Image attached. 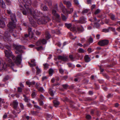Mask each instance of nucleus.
I'll list each match as a JSON object with an SVG mask.
<instances>
[{"label":"nucleus","mask_w":120,"mask_h":120,"mask_svg":"<svg viewBox=\"0 0 120 120\" xmlns=\"http://www.w3.org/2000/svg\"><path fill=\"white\" fill-rule=\"evenodd\" d=\"M5 47L7 49L4 51L5 56L6 57L5 58L6 61L7 62L8 66L11 67L13 71L16 72L17 71L14 70L13 68L14 63L12 62L10 58H11L13 60H14L16 58L11 51V46L10 45H6L5 46Z\"/></svg>","instance_id":"1"},{"label":"nucleus","mask_w":120,"mask_h":120,"mask_svg":"<svg viewBox=\"0 0 120 120\" xmlns=\"http://www.w3.org/2000/svg\"><path fill=\"white\" fill-rule=\"evenodd\" d=\"M13 46L15 49L16 50L15 52L16 54H20L19 55H18L16 57H15L16 58L14 60V61L15 63L18 64H20L22 60V54H21V53L23 52L22 49H24V47L23 46L15 44H13Z\"/></svg>","instance_id":"2"},{"label":"nucleus","mask_w":120,"mask_h":120,"mask_svg":"<svg viewBox=\"0 0 120 120\" xmlns=\"http://www.w3.org/2000/svg\"><path fill=\"white\" fill-rule=\"evenodd\" d=\"M24 6L26 9V10H24L22 12L23 14L24 15H26L27 13L30 14V16H32L34 18H35V15L37 16H40V11L37 10H35L34 11L33 9H30L26 5H24Z\"/></svg>","instance_id":"3"},{"label":"nucleus","mask_w":120,"mask_h":120,"mask_svg":"<svg viewBox=\"0 0 120 120\" xmlns=\"http://www.w3.org/2000/svg\"><path fill=\"white\" fill-rule=\"evenodd\" d=\"M40 12L41 13L40 14V16H41V15L42 14V13L40 11ZM38 16H37L35 15V17L36 18H34L35 19L37 20L38 23L39 24H45L50 20L49 18L47 16H43L41 17L39 19H38Z\"/></svg>","instance_id":"4"},{"label":"nucleus","mask_w":120,"mask_h":120,"mask_svg":"<svg viewBox=\"0 0 120 120\" xmlns=\"http://www.w3.org/2000/svg\"><path fill=\"white\" fill-rule=\"evenodd\" d=\"M7 26L8 27V30L9 32H11L12 31H13V29L15 28L16 26L14 22H9Z\"/></svg>","instance_id":"5"},{"label":"nucleus","mask_w":120,"mask_h":120,"mask_svg":"<svg viewBox=\"0 0 120 120\" xmlns=\"http://www.w3.org/2000/svg\"><path fill=\"white\" fill-rule=\"evenodd\" d=\"M8 66V64H7L2 59H0V71L5 69Z\"/></svg>","instance_id":"6"},{"label":"nucleus","mask_w":120,"mask_h":120,"mask_svg":"<svg viewBox=\"0 0 120 120\" xmlns=\"http://www.w3.org/2000/svg\"><path fill=\"white\" fill-rule=\"evenodd\" d=\"M109 43L107 40H104L100 41L98 42V44L101 46H104L107 45Z\"/></svg>","instance_id":"7"},{"label":"nucleus","mask_w":120,"mask_h":120,"mask_svg":"<svg viewBox=\"0 0 120 120\" xmlns=\"http://www.w3.org/2000/svg\"><path fill=\"white\" fill-rule=\"evenodd\" d=\"M52 12L53 15L56 17V21L58 22H60V15L56 13V10L53 9L52 11Z\"/></svg>","instance_id":"8"},{"label":"nucleus","mask_w":120,"mask_h":120,"mask_svg":"<svg viewBox=\"0 0 120 120\" xmlns=\"http://www.w3.org/2000/svg\"><path fill=\"white\" fill-rule=\"evenodd\" d=\"M19 103L17 100H14L10 104V105L15 109H17Z\"/></svg>","instance_id":"9"},{"label":"nucleus","mask_w":120,"mask_h":120,"mask_svg":"<svg viewBox=\"0 0 120 120\" xmlns=\"http://www.w3.org/2000/svg\"><path fill=\"white\" fill-rule=\"evenodd\" d=\"M57 58L59 60H61L64 62L68 60V56H58Z\"/></svg>","instance_id":"10"},{"label":"nucleus","mask_w":120,"mask_h":120,"mask_svg":"<svg viewBox=\"0 0 120 120\" xmlns=\"http://www.w3.org/2000/svg\"><path fill=\"white\" fill-rule=\"evenodd\" d=\"M28 18L29 19V21L32 25L34 27H36V24L35 22L33 19L32 16H30L28 15Z\"/></svg>","instance_id":"11"},{"label":"nucleus","mask_w":120,"mask_h":120,"mask_svg":"<svg viewBox=\"0 0 120 120\" xmlns=\"http://www.w3.org/2000/svg\"><path fill=\"white\" fill-rule=\"evenodd\" d=\"M59 6L62 10L63 13L65 14V13L67 11V10L65 8V7L64 6L63 4L61 2L60 3Z\"/></svg>","instance_id":"12"},{"label":"nucleus","mask_w":120,"mask_h":120,"mask_svg":"<svg viewBox=\"0 0 120 120\" xmlns=\"http://www.w3.org/2000/svg\"><path fill=\"white\" fill-rule=\"evenodd\" d=\"M77 22L81 23H85L86 22L84 16L81 17L79 20L77 21Z\"/></svg>","instance_id":"13"},{"label":"nucleus","mask_w":120,"mask_h":120,"mask_svg":"<svg viewBox=\"0 0 120 120\" xmlns=\"http://www.w3.org/2000/svg\"><path fill=\"white\" fill-rule=\"evenodd\" d=\"M5 18L2 17L1 18V20L0 19V28H3L5 27V24L4 22L2 20L3 19H5Z\"/></svg>","instance_id":"14"},{"label":"nucleus","mask_w":120,"mask_h":120,"mask_svg":"<svg viewBox=\"0 0 120 120\" xmlns=\"http://www.w3.org/2000/svg\"><path fill=\"white\" fill-rule=\"evenodd\" d=\"M64 3L66 5L68 8L72 7V4L70 1L64 0Z\"/></svg>","instance_id":"15"},{"label":"nucleus","mask_w":120,"mask_h":120,"mask_svg":"<svg viewBox=\"0 0 120 120\" xmlns=\"http://www.w3.org/2000/svg\"><path fill=\"white\" fill-rule=\"evenodd\" d=\"M32 29L31 28L29 27L28 29V32L29 34L30 35H31V36L30 37V38H33V36L34 35V34L32 31Z\"/></svg>","instance_id":"16"},{"label":"nucleus","mask_w":120,"mask_h":120,"mask_svg":"<svg viewBox=\"0 0 120 120\" xmlns=\"http://www.w3.org/2000/svg\"><path fill=\"white\" fill-rule=\"evenodd\" d=\"M10 18L11 20L13 22H16V19L15 18V14H12L10 15Z\"/></svg>","instance_id":"17"},{"label":"nucleus","mask_w":120,"mask_h":120,"mask_svg":"<svg viewBox=\"0 0 120 120\" xmlns=\"http://www.w3.org/2000/svg\"><path fill=\"white\" fill-rule=\"evenodd\" d=\"M68 8V10L67 11H67L65 13H68L69 14H71L73 12L74 10V9L73 7H72Z\"/></svg>","instance_id":"18"},{"label":"nucleus","mask_w":120,"mask_h":120,"mask_svg":"<svg viewBox=\"0 0 120 120\" xmlns=\"http://www.w3.org/2000/svg\"><path fill=\"white\" fill-rule=\"evenodd\" d=\"M26 83L27 85H29V87H30L31 86L34 85L35 83V82L34 81L32 82L27 81L26 82Z\"/></svg>","instance_id":"19"},{"label":"nucleus","mask_w":120,"mask_h":120,"mask_svg":"<svg viewBox=\"0 0 120 120\" xmlns=\"http://www.w3.org/2000/svg\"><path fill=\"white\" fill-rule=\"evenodd\" d=\"M85 61L86 62H89L90 60V58L89 57L88 55H86L84 57Z\"/></svg>","instance_id":"20"},{"label":"nucleus","mask_w":120,"mask_h":120,"mask_svg":"<svg viewBox=\"0 0 120 120\" xmlns=\"http://www.w3.org/2000/svg\"><path fill=\"white\" fill-rule=\"evenodd\" d=\"M0 6L1 7L4 8H5V4L2 0H0Z\"/></svg>","instance_id":"21"},{"label":"nucleus","mask_w":120,"mask_h":120,"mask_svg":"<svg viewBox=\"0 0 120 120\" xmlns=\"http://www.w3.org/2000/svg\"><path fill=\"white\" fill-rule=\"evenodd\" d=\"M45 34L46 40H48L50 38L51 35L48 32H45Z\"/></svg>","instance_id":"22"},{"label":"nucleus","mask_w":120,"mask_h":120,"mask_svg":"<svg viewBox=\"0 0 120 120\" xmlns=\"http://www.w3.org/2000/svg\"><path fill=\"white\" fill-rule=\"evenodd\" d=\"M23 1L26 4H25L24 5H26V6H28V4H29V5H30L31 3V0H23Z\"/></svg>","instance_id":"23"},{"label":"nucleus","mask_w":120,"mask_h":120,"mask_svg":"<svg viewBox=\"0 0 120 120\" xmlns=\"http://www.w3.org/2000/svg\"><path fill=\"white\" fill-rule=\"evenodd\" d=\"M49 93L51 96H53L55 92H54L53 90L51 88H50L49 90Z\"/></svg>","instance_id":"24"},{"label":"nucleus","mask_w":120,"mask_h":120,"mask_svg":"<svg viewBox=\"0 0 120 120\" xmlns=\"http://www.w3.org/2000/svg\"><path fill=\"white\" fill-rule=\"evenodd\" d=\"M54 106L56 107H57V106L59 105V102L56 100H54L53 101Z\"/></svg>","instance_id":"25"},{"label":"nucleus","mask_w":120,"mask_h":120,"mask_svg":"<svg viewBox=\"0 0 120 120\" xmlns=\"http://www.w3.org/2000/svg\"><path fill=\"white\" fill-rule=\"evenodd\" d=\"M38 89V91L41 92L42 93H43L45 92V90L42 87H39Z\"/></svg>","instance_id":"26"},{"label":"nucleus","mask_w":120,"mask_h":120,"mask_svg":"<svg viewBox=\"0 0 120 120\" xmlns=\"http://www.w3.org/2000/svg\"><path fill=\"white\" fill-rule=\"evenodd\" d=\"M77 30L79 32H82L84 30V29L82 27H78L77 28Z\"/></svg>","instance_id":"27"},{"label":"nucleus","mask_w":120,"mask_h":120,"mask_svg":"<svg viewBox=\"0 0 120 120\" xmlns=\"http://www.w3.org/2000/svg\"><path fill=\"white\" fill-rule=\"evenodd\" d=\"M41 8L42 10L44 11H47L48 9V8L46 6H42Z\"/></svg>","instance_id":"28"},{"label":"nucleus","mask_w":120,"mask_h":120,"mask_svg":"<svg viewBox=\"0 0 120 120\" xmlns=\"http://www.w3.org/2000/svg\"><path fill=\"white\" fill-rule=\"evenodd\" d=\"M23 96L24 98L23 99L24 101L26 102H28L29 101L28 99V98L26 97V96L25 95L23 94Z\"/></svg>","instance_id":"29"},{"label":"nucleus","mask_w":120,"mask_h":120,"mask_svg":"<svg viewBox=\"0 0 120 120\" xmlns=\"http://www.w3.org/2000/svg\"><path fill=\"white\" fill-rule=\"evenodd\" d=\"M46 4L48 5L50 8L52 7V3L50 1H48L46 2Z\"/></svg>","instance_id":"30"},{"label":"nucleus","mask_w":120,"mask_h":120,"mask_svg":"<svg viewBox=\"0 0 120 120\" xmlns=\"http://www.w3.org/2000/svg\"><path fill=\"white\" fill-rule=\"evenodd\" d=\"M36 68L37 70L36 73L37 74H38L41 72V70L38 67H36Z\"/></svg>","instance_id":"31"},{"label":"nucleus","mask_w":120,"mask_h":120,"mask_svg":"<svg viewBox=\"0 0 120 120\" xmlns=\"http://www.w3.org/2000/svg\"><path fill=\"white\" fill-rule=\"evenodd\" d=\"M43 65L44 66V68L45 69H47L49 68V64L47 63L44 64Z\"/></svg>","instance_id":"32"},{"label":"nucleus","mask_w":120,"mask_h":120,"mask_svg":"<svg viewBox=\"0 0 120 120\" xmlns=\"http://www.w3.org/2000/svg\"><path fill=\"white\" fill-rule=\"evenodd\" d=\"M78 50L79 52L80 53H83L86 52L83 49L81 48H79Z\"/></svg>","instance_id":"33"},{"label":"nucleus","mask_w":120,"mask_h":120,"mask_svg":"<svg viewBox=\"0 0 120 120\" xmlns=\"http://www.w3.org/2000/svg\"><path fill=\"white\" fill-rule=\"evenodd\" d=\"M41 44H45L47 43L46 40L45 39H43L41 40H40Z\"/></svg>","instance_id":"34"},{"label":"nucleus","mask_w":120,"mask_h":120,"mask_svg":"<svg viewBox=\"0 0 120 120\" xmlns=\"http://www.w3.org/2000/svg\"><path fill=\"white\" fill-rule=\"evenodd\" d=\"M53 9L57 10H58V5L57 4H56L54 5Z\"/></svg>","instance_id":"35"},{"label":"nucleus","mask_w":120,"mask_h":120,"mask_svg":"<svg viewBox=\"0 0 120 120\" xmlns=\"http://www.w3.org/2000/svg\"><path fill=\"white\" fill-rule=\"evenodd\" d=\"M28 63L29 64V65L30 67H33L36 66V64L35 63H32V64H31L29 62H28Z\"/></svg>","instance_id":"36"},{"label":"nucleus","mask_w":120,"mask_h":120,"mask_svg":"<svg viewBox=\"0 0 120 120\" xmlns=\"http://www.w3.org/2000/svg\"><path fill=\"white\" fill-rule=\"evenodd\" d=\"M65 26L68 28H69L71 26V24L70 23H65Z\"/></svg>","instance_id":"37"},{"label":"nucleus","mask_w":120,"mask_h":120,"mask_svg":"<svg viewBox=\"0 0 120 120\" xmlns=\"http://www.w3.org/2000/svg\"><path fill=\"white\" fill-rule=\"evenodd\" d=\"M6 38L8 39V38H10V37H11L10 34L8 33L7 34H6V33L4 34Z\"/></svg>","instance_id":"38"},{"label":"nucleus","mask_w":120,"mask_h":120,"mask_svg":"<svg viewBox=\"0 0 120 120\" xmlns=\"http://www.w3.org/2000/svg\"><path fill=\"white\" fill-rule=\"evenodd\" d=\"M31 114L33 115H36L38 112L37 111H34L31 110L30 111Z\"/></svg>","instance_id":"39"},{"label":"nucleus","mask_w":120,"mask_h":120,"mask_svg":"<svg viewBox=\"0 0 120 120\" xmlns=\"http://www.w3.org/2000/svg\"><path fill=\"white\" fill-rule=\"evenodd\" d=\"M9 79V77L8 76H5L3 80V81L5 82L6 81L8 80Z\"/></svg>","instance_id":"40"},{"label":"nucleus","mask_w":120,"mask_h":120,"mask_svg":"<svg viewBox=\"0 0 120 120\" xmlns=\"http://www.w3.org/2000/svg\"><path fill=\"white\" fill-rule=\"evenodd\" d=\"M89 11V10L88 9H85L82 12V13L83 14H84L85 13H87Z\"/></svg>","instance_id":"41"},{"label":"nucleus","mask_w":120,"mask_h":120,"mask_svg":"<svg viewBox=\"0 0 120 120\" xmlns=\"http://www.w3.org/2000/svg\"><path fill=\"white\" fill-rule=\"evenodd\" d=\"M53 72V70L52 68H50L49 70V73L50 75H52Z\"/></svg>","instance_id":"42"},{"label":"nucleus","mask_w":120,"mask_h":120,"mask_svg":"<svg viewBox=\"0 0 120 120\" xmlns=\"http://www.w3.org/2000/svg\"><path fill=\"white\" fill-rule=\"evenodd\" d=\"M69 57L70 60L72 61H74V58L73 57V56L72 55H70Z\"/></svg>","instance_id":"43"},{"label":"nucleus","mask_w":120,"mask_h":120,"mask_svg":"<svg viewBox=\"0 0 120 120\" xmlns=\"http://www.w3.org/2000/svg\"><path fill=\"white\" fill-rule=\"evenodd\" d=\"M110 17L111 19L112 20H115L116 19L115 15L112 14L111 15Z\"/></svg>","instance_id":"44"},{"label":"nucleus","mask_w":120,"mask_h":120,"mask_svg":"<svg viewBox=\"0 0 120 120\" xmlns=\"http://www.w3.org/2000/svg\"><path fill=\"white\" fill-rule=\"evenodd\" d=\"M13 31H12L11 32V35L13 37H14L15 38H16L17 37V34H16V33H12Z\"/></svg>","instance_id":"45"},{"label":"nucleus","mask_w":120,"mask_h":120,"mask_svg":"<svg viewBox=\"0 0 120 120\" xmlns=\"http://www.w3.org/2000/svg\"><path fill=\"white\" fill-rule=\"evenodd\" d=\"M36 49L38 51H39L41 49H43V48L41 46H39V47L36 48Z\"/></svg>","instance_id":"46"},{"label":"nucleus","mask_w":120,"mask_h":120,"mask_svg":"<svg viewBox=\"0 0 120 120\" xmlns=\"http://www.w3.org/2000/svg\"><path fill=\"white\" fill-rule=\"evenodd\" d=\"M41 43L40 40L38 41L36 43V45L37 46H39L41 44Z\"/></svg>","instance_id":"47"},{"label":"nucleus","mask_w":120,"mask_h":120,"mask_svg":"<svg viewBox=\"0 0 120 120\" xmlns=\"http://www.w3.org/2000/svg\"><path fill=\"white\" fill-rule=\"evenodd\" d=\"M61 17L62 19L64 21H65L67 19V18L66 17L62 14H61Z\"/></svg>","instance_id":"48"},{"label":"nucleus","mask_w":120,"mask_h":120,"mask_svg":"<svg viewBox=\"0 0 120 120\" xmlns=\"http://www.w3.org/2000/svg\"><path fill=\"white\" fill-rule=\"evenodd\" d=\"M36 95V93L34 91L31 94L32 97L33 98H34Z\"/></svg>","instance_id":"49"},{"label":"nucleus","mask_w":120,"mask_h":120,"mask_svg":"<svg viewBox=\"0 0 120 120\" xmlns=\"http://www.w3.org/2000/svg\"><path fill=\"white\" fill-rule=\"evenodd\" d=\"M41 32L38 30H36L35 32L37 36L40 35L41 34Z\"/></svg>","instance_id":"50"},{"label":"nucleus","mask_w":120,"mask_h":120,"mask_svg":"<svg viewBox=\"0 0 120 120\" xmlns=\"http://www.w3.org/2000/svg\"><path fill=\"white\" fill-rule=\"evenodd\" d=\"M100 11H101L100 9H98L95 11L94 12V14L95 15H97L100 13Z\"/></svg>","instance_id":"51"},{"label":"nucleus","mask_w":120,"mask_h":120,"mask_svg":"<svg viewBox=\"0 0 120 120\" xmlns=\"http://www.w3.org/2000/svg\"><path fill=\"white\" fill-rule=\"evenodd\" d=\"M86 118L87 119L90 120L91 119V117L90 115H86Z\"/></svg>","instance_id":"52"},{"label":"nucleus","mask_w":120,"mask_h":120,"mask_svg":"<svg viewBox=\"0 0 120 120\" xmlns=\"http://www.w3.org/2000/svg\"><path fill=\"white\" fill-rule=\"evenodd\" d=\"M34 106L35 108L36 109H41V108H40L39 106L37 105H34Z\"/></svg>","instance_id":"53"},{"label":"nucleus","mask_w":120,"mask_h":120,"mask_svg":"<svg viewBox=\"0 0 120 120\" xmlns=\"http://www.w3.org/2000/svg\"><path fill=\"white\" fill-rule=\"evenodd\" d=\"M20 106V107L22 109H24V106L22 103H19Z\"/></svg>","instance_id":"54"},{"label":"nucleus","mask_w":120,"mask_h":120,"mask_svg":"<svg viewBox=\"0 0 120 120\" xmlns=\"http://www.w3.org/2000/svg\"><path fill=\"white\" fill-rule=\"evenodd\" d=\"M12 112L14 115H15V116L14 117H17V115L16 114V113L15 111V110H13Z\"/></svg>","instance_id":"55"},{"label":"nucleus","mask_w":120,"mask_h":120,"mask_svg":"<svg viewBox=\"0 0 120 120\" xmlns=\"http://www.w3.org/2000/svg\"><path fill=\"white\" fill-rule=\"evenodd\" d=\"M4 101V100L3 99L0 98V104L1 105L2 104H3L5 102Z\"/></svg>","instance_id":"56"},{"label":"nucleus","mask_w":120,"mask_h":120,"mask_svg":"<svg viewBox=\"0 0 120 120\" xmlns=\"http://www.w3.org/2000/svg\"><path fill=\"white\" fill-rule=\"evenodd\" d=\"M109 29H104L102 30V31L105 32H107L109 31Z\"/></svg>","instance_id":"57"},{"label":"nucleus","mask_w":120,"mask_h":120,"mask_svg":"<svg viewBox=\"0 0 120 120\" xmlns=\"http://www.w3.org/2000/svg\"><path fill=\"white\" fill-rule=\"evenodd\" d=\"M18 92H21L22 91V88L19 87L17 88Z\"/></svg>","instance_id":"58"},{"label":"nucleus","mask_w":120,"mask_h":120,"mask_svg":"<svg viewBox=\"0 0 120 120\" xmlns=\"http://www.w3.org/2000/svg\"><path fill=\"white\" fill-rule=\"evenodd\" d=\"M86 101H92L93 99L90 98L88 97L86 98Z\"/></svg>","instance_id":"59"},{"label":"nucleus","mask_w":120,"mask_h":120,"mask_svg":"<svg viewBox=\"0 0 120 120\" xmlns=\"http://www.w3.org/2000/svg\"><path fill=\"white\" fill-rule=\"evenodd\" d=\"M62 86L65 89H66L68 86V85L67 84L63 85Z\"/></svg>","instance_id":"60"},{"label":"nucleus","mask_w":120,"mask_h":120,"mask_svg":"<svg viewBox=\"0 0 120 120\" xmlns=\"http://www.w3.org/2000/svg\"><path fill=\"white\" fill-rule=\"evenodd\" d=\"M77 56H78V58L77 59H78V60H79V59L81 60V59H82V58H83V56H81L79 54H78L77 55Z\"/></svg>","instance_id":"61"},{"label":"nucleus","mask_w":120,"mask_h":120,"mask_svg":"<svg viewBox=\"0 0 120 120\" xmlns=\"http://www.w3.org/2000/svg\"><path fill=\"white\" fill-rule=\"evenodd\" d=\"M74 2L75 4L76 5H78L79 4L78 0H74Z\"/></svg>","instance_id":"62"},{"label":"nucleus","mask_w":120,"mask_h":120,"mask_svg":"<svg viewBox=\"0 0 120 120\" xmlns=\"http://www.w3.org/2000/svg\"><path fill=\"white\" fill-rule=\"evenodd\" d=\"M7 113H5L3 116V118L4 119H5L7 117Z\"/></svg>","instance_id":"63"},{"label":"nucleus","mask_w":120,"mask_h":120,"mask_svg":"<svg viewBox=\"0 0 120 120\" xmlns=\"http://www.w3.org/2000/svg\"><path fill=\"white\" fill-rule=\"evenodd\" d=\"M7 11L8 14L10 15L12 14V13L11 11L10 10H7Z\"/></svg>","instance_id":"64"}]
</instances>
